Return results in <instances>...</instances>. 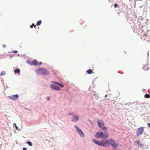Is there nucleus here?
I'll use <instances>...</instances> for the list:
<instances>
[{
    "mask_svg": "<svg viewBox=\"0 0 150 150\" xmlns=\"http://www.w3.org/2000/svg\"><path fill=\"white\" fill-rule=\"evenodd\" d=\"M109 134L108 132H106L104 134L103 132H97L95 135V137L97 139L101 138L105 139L107 138Z\"/></svg>",
    "mask_w": 150,
    "mask_h": 150,
    "instance_id": "obj_1",
    "label": "nucleus"
},
{
    "mask_svg": "<svg viewBox=\"0 0 150 150\" xmlns=\"http://www.w3.org/2000/svg\"><path fill=\"white\" fill-rule=\"evenodd\" d=\"M92 140L95 144L99 146H107L108 142H106V140H103L101 141H99L98 140L93 139H92Z\"/></svg>",
    "mask_w": 150,
    "mask_h": 150,
    "instance_id": "obj_2",
    "label": "nucleus"
},
{
    "mask_svg": "<svg viewBox=\"0 0 150 150\" xmlns=\"http://www.w3.org/2000/svg\"><path fill=\"white\" fill-rule=\"evenodd\" d=\"M106 142H108L107 146L109 144H110L114 148H116L119 146L118 143L116 142L112 139H110V140H106Z\"/></svg>",
    "mask_w": 150,
    "mask_h": 150,
    "instance_id": "obj_3",
    "label": "nucleus"
},
{
    "mask_svg": "<svg viewBox=\"0 0 150 150\" xmlns=\"http://www.w3.org/2000/svg\"><path fill=\"white\" fill-rule=\"evenodd\" d=\"M37 73L40 74L47 75L49 74V71L46 69L40 68L36 71Z\"/></svg>",
    "mask_w": 150,
    "mask_h": 150,
    "instance_id": "obj_4",
    "label": "nucleus"
},
{
    "mask_svg": "<svg viewBox=\"0 0 150 150\" xmlns=\"http://www.w3.org/2000/svg\"><path fill=\"white\" fill-rule=\"evenodd\" d=\"M144 131V127H141L137 129L136 132V134L137 136L140 135L142 134Z\"/></svg>",
    "mask_w": 150,
    "mask_h": 150,
    "instance_id": "obj_5",
    "label": "nucleus"
},
{
    "mask_svg": "<svg viewBox=\"0 0 150 150\" xmlns=\"http://www.w3.org/2000/svg\"><path fill=\"white\" fill-rule=\"evenodd\" d=\"M50 87L51 88L56 90L59 91L60 90V88L58 86L54 84L50 85Z\"/></svg>",
    "mask_w": 150,
    "mask_h": 150,
    "instance_id": "obj_6",
    "label": "nucleus"
},
{
    "mask_svg": "<svg viewBox=\"0 0 150 150\" xmlns=\"http://www.w3.org/2000/svg\"><path fill=\"white\" fill-rule=\"evenodd\" d=\"M19 96L17 94L12 95L11 96H9V98L12 100H18Z\"/></svg>",
    "mask_w": 150,
    "mask_h": 150,
    "instance_id": "obj_7",
    "label": "nucleus"
},
{
    "mask_svg": "<svg viewBox=\"0 0 150 150\" xmlns=\"http://www.w3.org/2000/svg\"><path fill=\"white\" fill-rule=\"evenodd\" d=\"M97 122L98 124V127L100 128H102V127L104 125V123L102 120L97 121Z\"/></svg>",
    "mask_w": 150,
    "mask_h": 150,
    "instance_id": "obj_8",
    "label": "nucleus"
},
{
    "mask_svg": "<svg viewBox=\"0 0 150 150\" xmlns=\"http://www.w3.org/2000/svg\"><path fill=\"white\" fill-rule=\"evenodd\" d=\"M79 117L77 116H74L72 119V121L73 122H76L79 120Z\"/></svg>",
    "mask_w": 150,
    "mask_h": 150,
    "instance_id": "obj_9",
    "label": "nucleus"
},
{
    "mask_svg": "<svg viewBox=\"0 0 150 150\" xmlns=\"http://www.w3.org/2000/svg\"><path fill=\"white\" fill-rule=\"evenodd\" d=\"M52 82L55 84H57V85H59L61 88H63L64 87V85L62 84L59 83L58 82L54 81H52Z\"/></svg>",
    "mask_w": 150,
    "mask_h": 150,
    "instance_id": "obj_10",
    "label": "nucleus"
},
{
    "mask_svg": "<svg viewBox=\"0 0 150 150\" xmlns=\"http://www.w3.org/2000/svg\"><path fill=\"white\" fill-rule=\"evenodd\" d=\"M78 133H79V134L81 136V137H83L84 136V135L83 132L81 130L79 131Z\"/></svg>",
    "mask_w": 150,
    "mask_h": 150,
    "instance_id": "obj_11",
    "label": "nucleus"
},
{
    "mask_svg": "<svg viewBox=\"0 0 150 150\" xmlns=\"http://www.w3.org/2000/svg\"><path fill=\"white\" fill-rule=\"evenodd\" d=\"M33 65H38V62L36 60L33 61Z\"/></svg>",
    "mask_w": 150,
    "mask_h": 150,
    "instance_id": "obj_12",
    "label": "nucleus"
},
{
    "mask_svg": "<svg viewBox=\"0 0 150 150\" xmlns=\"http://www.w3.org/2000/svg\"><path fill=\"white\" fill-rule=\"evenodd\" d=\"M86 72L87 73L89 74H91L92 73L93 71L91 69H89L86 71Z\"/></svg>",
    "mask_w": 150,
    "mask_h": 150,
    "instance_id": "obj_13",
    "label": "nucleus"
},
{
    "mask_svg": "<svg viewBox=\"0 0 150 150\" xmlns=\"http://www.w3.org/2000/svg\"><path fill=\"white\" fill-rule=\"evenodd\" d=\"M14 72L15 73H20V70L19 69H18L14 70Z\"/></svg>",
    "mask_w": 150,
    "mask_h": 150,
    "instance_id": "obj_14",
    "label": "nucleus"
},
{
    "mask_svg": "<svg viewBox=\"0 0 150 150\" xmlns=\"http://www.w3.org/2000/svg\"><path fill=\"white\" fill-rule=\"evenodd\" d=\"M144 97L146 98H150V94H146L145 95Z\"/></svg>",
    "mask_w": 150,
    "mask_h": 150,
    "instance_id": "obj_15",
    "label": "nucleus"
},
{
    "mask_svg": "<svg viewBox=\"0 0 150 150\" xmlns=\"http://www.w3.org/2000/svg\"><path fill=\"white\" fill-rule=\"evenodd\" d=\"M42 22V21L41 20H40L37 23V25H40L41 24Z\"/></svg>",
    "mask_w": 150,
    "mask_h": 150,
    "instance_id": "obj_16",
    "label": "nucleus"
},
{
    "mask_svg": "<svg viewBox=\"0 0 150 150\" xmlns=\"http://www.w3.org/2000/svg\"><path fill=\"white\" fill-rule=\"evenodd\" d=\"M30 146H32V144L31 142L30 141H28L26 142Z\"/></svg>",
    "mask_w": 150,
    "mask_h": 150,
    "instance_id": "obj_17",
    "label": "nucleus"
},
{
    "mask_svg": "<svg viewBox=\"0 0 150 150\" xmlns=\"http://www.w3.org/2000/svg\"><path fill=\"white\" fill-rule=\"evenodd\" d=\"M75 127L78 132L81 130L77 126L75 125Z\"/></svg>",
    "mask_w": 150,
    "mask_h": 150,
    "instance_id": "obj_18",
    "label": "nucleus"
},
{
    "mask_svg": "<svg viewBox=\"0 0 150 150\" xmlns=\"http://www.w3.org/2000/svg\"><path fill=\"white\" fill-rule=\"evenodd\" d=\"M13 126L14 127V126L15 127V128L16 129L18 130V127H17L16 124L15 123H14L13 124Z\"/></svg>",
    "mask_w": 150,
    "mask_h": 150,
    "instance_id": "obj_19",
    "label": "nucleus"
},
{
    "mask_svg": "<svg viewBox=\"0 0 150 150\" xmlns=\"http://www.w3.org/2000/svg\"><path fill=\"white\" fill-rule=\"evenodd\" d=\"M6 73L5 71H3L1 74V75H3L6 74Z\"/></svg>",
    "mask_w": 150,
    "mask_h": 150,
    "instance_id": "obj_20",
    "label": "nucleus"
},
{
    "mask_svg": "<svg viewBox=\"0 0 150 150\" xmlns=\"http://www.w3.org/2000/svg\"><path fill=\"white\" fill-rule=\"evenodd\" d=\"M102 128L103 130H107V128L103 126L102 127V128Z\"/></svg>",
    "mask_w": 150,
    "mask_h": 150,
    "instance_id": "obj_21",
    "label": "nucleus"
},
{
    "mask_svg": "<svg viewBox=\"0 0 150 150\" xmlns=\"http://www.w3.org/2000/svg\"><path fill=\"white\" fill-rule=\"evenodd\" d=\"M30 27L31 28H32L33 26H34V28H35V27H36V25H35L34 24H32L31 25H30Z\"/></svg>",
    "mask_w": 150,
    "mask_h": 150,
    "instance_id": "obj_22",
    "label": "nucleus"
},
{
    "mask_svg": "<svg viewBox=\"0 0 150 150\" xmlns=\"http://www.w3.org/2000/svg\"><path fill=\"white\" fill-rule=\"evenodd\" d=\"M28 63L29 64H30L31 65H33V61H29Z\"/></svg>",
    "mask_w": 150,
    "mask_h": 150,
    "instance_id": "obj_23",
    "label": "nucleus"
},
{
    "mask_svg": "<svg viewBox=\"0 0 150 150\" xmlns=\"http://www.w3.org/2000/svg\"><path fill=\"white\" fill-rule=\"evenodd\" d=\"M119 6L117 4H115L114 5V6L115 8Z\"/></svg>",
    "mask_w": 150,
    "mask_h": 150,
    "instance_id": "obj_24",
    "label": "nucleus"
},
{
    "mask_svg": "<svg viewBox=\"0 0 150 150\" xmlns=\"http://www.w3.org/2000/svg\"><path fill=\"white\" fill-rule=\"evenodd\" d=\"M146 67H147V66H145L143 68V69H144L145 70H148V69H146L145 68Z\"/></svg>",
    "mask_w": 150,
    "mask_h": 150,
    "instance_id": "obj_25",
    "label": "nucleus"
},
{
    "mask_svg": "<svg viewBox=\"0 0 150 150\" xmlns=\"http://www.w3.org/2000/svg\"><path fill=\"white\" fill-rule=\"evenodd\" d=\"M12 52L14 53H16L18 52V51L16 50H14Z\"/></svg>",
    "mask_w": 150,
    "mask_h": 150,
    "instance_id": "obj_26",
    "label": "nucleus"
},
{
    "mask_svg": "<svg viewBox=\"0 0 150 150\" xmlns=\"http://www.w3.org/2000/svg\"><path fill=\"white\" fill-rule=\"evenodd\" d=\"M48 100H50V97H48L46 98Z\"/></svg>",
    "mask_w": 150,
    "mask_h": 150,
    "instance_id": "obj_27",
    "label": "nucleus"
},
{
    "mask_svg": "<svg viewBox=\"0 0 150 150\" xmlns=\"http://www.w3.org/2000/svg\"><path fill=\"white\" fill-rule=\"evenodd\" d=\"M23 150H27V148L25 147H23Z\"/></svg>",
    "mask_w": 150,
    "mask_h": 150,
    "instance_id": "obj_28",
    "label": "nucleus"
},
{
    "mask_svg": "<svg viewBox=\"0 0 150 150\" xmlns=\"http://www.w3.org/2000/svg\"><path fill=\"white\" fill-rule=\"evenodd\" d=\"M148 127L150 128V123H148L147 124Z\"/></svg>",
    "mask_w": 150,
    "mask_h": 150,
    "instance_id": "obj_29",
    "label": "nucleus"
},
{
    "mask_svg": "<svg viewBox=\"0 0 150 150\" xmlns=\"http://www.w3.org/2000/svg\"><path fill=\"white\" fill-rule=\"evenodd\" d=\"M6 47V45H3V47L4 48Z\"/></svg>",
    "mask_w": 150,
    "mask_h": 150,
    "instance_id": "obj_30",
    "label": "nucleus"
},
{
    "mask_svg": "<svg viewBox=\"0 0 150 150\" xmlns=\"http://www.w3.org/2000/svg\"><path fill=\"white\" fill-rule=\"evenodd\" d=\"M68 114L70 115H73L72 113H69Z\"/></svg>",
    "mask_w": 150,
    "mask_h": 150,
    "instance_id": "obj_31",
    "label": "nucleus"
},
{
    "mask_svg": "<svg viewBox=\"0 0 150 150\" xmlns=\"http://www.w3.org/2000/svg\"><path fill=\"white\" fill-rule=\"evenodd\" d=\"M107 96V95H106L105 96V97H106Z\"/></svg>",
    "mask_w": 150,
    "mask_h": 150,
    "instance_id": "obj_32",
    "label": "nucleus"
},
{
    "mask_svg": "<svg viewBox=\"0 0 150 150\" xmlns=\"http://www.w3.org/2000/svg\"><path fill=\"white\" fill-rule=\"evenodd\" d=\"M41 64V62L40 64H39V65H40V64Z\"/></svg>",
    "mask_w": 150,
    "mask_h": 150,
    "instance_id": "obj_33",
    "label": "nucleus"
},
{
    "mask_svg": "<svg viewBox=\"0 0 150 150\" xmlns=\"http://www.w3.org/2000/svg\"><path fill=\"white\" fill-rule=\"evenodd\" d=\"M146 35H145V36H146Z\"/></svg>",
    "mask_w": 150,
    "mask_h": 150,
    "instance_id": "obj_34",
    "label": "nucleus"
},
{
    "mask_svg": "<svg viewBox=\"0 0 150 150\" xmlns=\"http://www.w3.org/2000/svg\"><path fill=\"white\" fill-rule=\"evenodd\" d=\"M137 143H138H138H139V142H137Z\"/></svg>",
    "mask_w": 150,
    "mask_h": 150,
    "instance_id": "obj_35",
    "label": "nucleus"
},
{
    "mask_svg": "<svg viewBox=\"0 0 150 150\" xmlns=\"http://www.w3.org/2000/svg\"><path fill=\"white\" fill-rule=\"evenodd\" d=\"M129 1H132V0H129Z\"/></svg>",
    "mask_w": 150,
    "mask_h": 150,
    "instance_id": "obj_36",
    "label": "nucleus"
}]
</instances>
